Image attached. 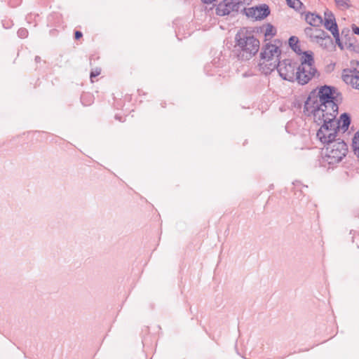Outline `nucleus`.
<instances>
[{
  "label": "nucleus",
  "instance_id": "nucleus-11",
  "mask_svg": "<svg viewBox=\"0 0 359 359\" xmlns=\"http://www.w3.org/2000/svg\"><path fill=\"white\" fill-rule=\"evenodd\" d=\"M324 15L325 21L323 22V24L324 25L325 27L331 32L337 30L338 26L336 22L334 14L329 10H327L326 11H325Z\"/></svg>",
  "mask_w": 359,
  "mask_h": 359
},
{
  "label": "nucleus",
  "instance_id": "nucleus-18",
  "mask_svg": "<svg viewBox=\"0 0 359 359\" xmlns=\"http://www.w3.org/2000/svg\"><path fill=\"white\" fill-rule=\"evenodd\" d=\"M337 6L341 10H346L351 8L350 0H334Z\"/></svg>",
  "mask_w": 359,
  "mask_h": 359
},
{
  "label": "nucleus",
  "instance_id": "nucleus-23",
  "mask_svg": "<svg viewBox=\"0 0 359 359\" xmlns=\"http://www.w3.org/2000/svg\"><path fill=\"white\" fill-rule=\"evenodd\" d=\"M101 73V69L100 67H96L95 69H93L90 72V79L91 80L93 78L97 76Z\"/></svg>",
  "mask_w": 359,
  "mask_h": 359
},
{
  "label": "nucleus",
  "instance_id": "nucleus-6",
  "mask_svg": "<svg viewBox=\"0 0 359 359\" xmlns=\"http://www.w3.org/2000/svg\"><path fill=\"white\" fill-rule=\"evenodd\" d=\"M297 65V63L292 62L290 60L278 61V72L279 75L284 80L292 82L296 81Z\"/></svg>",
  "mask_w": 359,
  "mask_h": 359
},
{
  "label": "nucleus",
  "instance_id": "nucleus-7",
  "mask_svg": "<svg viewBox=\"0 0 359 359\" xmlns=\"http://www.w3.org/2000/svg\"><path fill=\"white\" fill-rule=\"evenodd\" d=\"M239 0H224L216 8V14L219 16L229 15L232 11H238L241 6Z\"/></svg>",
  "mask_w": 359,
  "mask_h": 359
},
{
  "label": "nucleus",
  "instance_id": "nucleus-26",
  "mask_svg": "<svg viewBox=\"0 0 359 359\" xmlns=\"http://www.w3.org/2000/svg\"><path fill=\"white\" fill-rule=\"evenodd\" d=\"M352 30L353 34L359 35V27H357L355 25H353Z\"/></svg>",
  "mask_w": 359,
  "mask_h": 359
},
{
  "label": "nucleus",
  "instance_id": "nucleus-8",
  "mask_svg": "<svg viewBox=\"0 0 359 359\" xmlns=\"http://www.w3.org/2000/svg\"><path fill=\"white\" fill-rule=\"evenodd\" d=\"M341 77L346 83L359 90V70L356 68L344 69Z\"/></svg>",
  "mask_w": 359,
  "mask_h": 359
},
{
  "label": "nucleus",
  "instance_id": "nucleus-3",
  "mask_svg": "<svg viewBox=\"0 0 359 359\" xmlns=\"http://www.w3.org/2000/svg\"><path fill=\"white\" fill-rule=\"evenodd\" d=\"M337 114H326L323 118L315 120L318 124H322L317 132V137L321 142L326 144L335 140L337 131L339 130V126H337L335 119Z\"/></svg>",
  "mask_w": 359,
  "mask_h": 359
},
{
  "label": "nucleus",
  "instance_id": "nucleus-4",
  "mask_svg": "<svg viewBox=\"0 0 359 359\" xmlns=\"http://www.w3.org/2000/svg\"><path fill=\"white\" fill-rule=\"evenodd\" d=\"M317 73L314 67L313 53L307 51L302 57L301 64L297 65L296 81L300 85L308 83Z\"/></svg>",
  "mask_w": 359,
  "mask_h": 359
},
{
  "label": "nucleus",
  "instance_id": "nucleus-27",
  "mask_svg": "<svg viewBox=\"0 0 359 359\" xmlns=\"http://www.w3.org/2000/svg\"><path fill=\"white\" fill-rule=\"evenodd\" d=\"M41 61V57H40L39 56H36V57H35V62H36V63H39V62H40Z\"/></svg>",
  "mask_w": 359,
  "mask_h": 359
},
{
  "label": "nucleus",
  "instance_id": "nucleus-17",
  "mask_svg": "<svg viewBox=\"0 0 359 359\" xmlns=\"http://www.w3.org/2000/svg\"><path fill=\"white\" fill-rule=\"evenodd\" d=\"M298 43L299 40L296 36H292L289 39V45L291 48L296 53H299L301 50Z\"/></svg>",
  "mask_w": 359,
  "mask_h": 359
},
{
  "label": "nucleus",
  "instance_id": "nucleus-9",
  "mask_svg": "<svg viewBox=\"0 0 359 359\" xmlns=\"http://www.w3.org/2000/svg\"><path fill=\"white\" fill-rule=\"evenodd\" d=\"M270 14L269 7L266 4L249 8L246 11V15L256 20H263Z\"/></svg>",
  "mask_w": 359,
  "mask_h": 359
},
{
  "label": "nucleus",
  "instance_id": "nucleus-13",
  "mask_svg": "<svg viewBox=\"0 0 359 359\" xmlns=\"http://www.w3.org/2000/svg\"><path fill=\"white\" fill-rule=\"evenodd\" d=\"M279 59H276L274 60L266 62V60H263L262 62L259 64V69L262 73L264 74H270L275 69H278V63Z\"/></svg>",
  "mask_w": 359,
  "mask_h": 359
},
{
  "label": "nucleus",
  "instance_id": "nucleus-2",
  "mask_svg": "<svg viewBox=\"0 0 359 359\" xmlns=\"http://www.w3.org/2000/svg\"><path fill=\"white\" fill-rule=\"evenodd\" d=\"M235 40L236 47L238 50V57L240 60H250L259 49V41L248 31L238 32Z\"/></svg>",
  "mask_w": 359,
  "mask_h": 359
},
{
  "label": "nucleus",
  "instance_id": "nucleus-15",
  "mask_svg": "<svg viewBox=\"0 0 359 359\" xmlns=\"http://www.w3.org/2000/svg\"><path fill=\"white\" fill-rule=\"evenodd\" d=\"M337 126H339V129H341L343 132H346L351 123V117L346 114L344 113L340 116V120L337 121Z\"/></svg>",
  "mask_w": 359,
  "mask_h": 359
},
{
  "label": "nucleus",
  "instance_id": "nucleus-12",
  "mask_svg": "<svg viewBox=\"0 0 359 359\" xmlns=\"http://www.w3.org/2000/svg\"><path fill=\"white\" fill-rule=\"evenodd\" d=\"M304 33L312 41H315L318 39H319L320 41L324 39L322 36L325 37V32L320 29H313L310 27H306Z\"/></svg>",
  "mask_w": 359,
  "mask_h": 359
},
{
  "label": "nucleus",
  "instance_id": "nucleus-28",
  "mask_svg": "<svg viewBox=\"0 0 359 359\" xmlns=\"http://www.w3.org/2000/svg\"><path fill=\"white\" fill-rule=\"evenodd\" d=\"M358 65H359V61H358Z\"/></svg>",
  "mask_w": 359,
  "mask_h": 359
},
{
  "label": "nucleus",
  "instance_id": "nucleus-16",
  "mask_svg": "<svg viewBox=\"0 0 359 359\" xmlns=\"http://www.w3.org/2000/svg\"><path fill=\"white\" fill-rule=\"evenodd\" d=\"M322 37L324 39H321L320 41L319 39H318L315 41V42L318 43L320 46L323 47L324 48H327L329 46H330L332 43V39L327 32H325V37H323V36Z\"/></svg>",
  "mask_w": 359,
  "mask_h": 359
},
{
  "label": "nucleus",
  "instance_id": "nucleus-10",
  "mask_svg": "<svg viewBox=\"0 0 359 359\" xmlns=\"http://www.w3.org/2000/svg\"><path fill=\"white\" fill-rule=\"evenodd\" d=\"M280 54L279 48L273 44H266L260 53L262 60L270 62L278 59Z\"/></svg>",
  "mask_w": 359,
  "mask_h": 359
},
{
  "label": "nucleus",
  "instance_id": "nucleus-21",
  "mask_svg": "<svg viewBox=\"0 0 359 359\" xmlns=\"http://www.w3.org/2000/svg\"><path fill=\"white\" fill-rule=\"evenodd\" d=\"M276 33V31L273 25H268L265 30V36H273Z\"/></svg>",
  "mask_w": 359,
  "mask_h": 359
},
{
  "label": "nucleus",
  "instance_id": "nucleus-20",
  "mask_svg": "<svg viewBox=\"0 0 359 359\" xmlns=\"http://www.w3.org/2000/svg\"><path fill=\"white\" fill-rule=\"evenodd\" d=\"M287 5L294 8L297 11H300L302 9V7H304V4L299 1V0H286Z\"/></svg>",
  "mask_w": 359,
  "mask_h": 359
},
{
  "label": "nucleus",
  "instance_id": "nucleus-19",
  "mask_svg": "<svg viewBox=\"0 0 359 359\" xmlns=\"http://www.w3.org/2000/svg\"><path fill=\"white\" fill-rule=\"evenodd\" d=\"M352 147L355 154L359 157V130L354 135Z\"/></svg>",
  "mask_w": 359,
  "mask_h": 359
},
{
  "label": "nucleus",
  "instance_id": "nucleus-14",
  "mask_svg": "<svg viewBox=\"0 0 359 359\" xmlns=\"http://www.w3.org/2000/svg\"><path fill=\"white\" fill-rule=\"evenodd\" d=\"M305 20L310 25L313 27H319L323 25V18L313 13H308L306 15Z\"/></svg>",
  "mask_w": 359,
  "mask_h": 359
},
{
  "label": "nucleus",
  "instance_id": "nucleus-24",
  "mask_svg": "<svg viewBox=\"0 0 359 359\" xmlns=\"http://www.w3.org/2000/svg\"><path fill=\"white\" fill-rule=\"evenodd\" d=\"M18 34L20 38H26L28 34V32L26 29L22 28L18 31Z\"/></svg>",
  "mask_w": 359,
  "mask_h": 359
},
{
  "label": "nucleus",
  "instance_id": "nucleus-25",
  "mask_svg": "<svg viewBox=\"0 0 359 359\" xmlns=\"http://www.w3.org/2000/svg\"><path fill=\"white\" fill-rule=\"evenodd\" d=\"M82 36H83V34H82L81 32L76 31L74 32V38H75V39L78 40V39H81Z\"/></svg>",
  "mask_w": 359,
  "mask_h": 359
},
{
  "label": "nucleus",
  "instance_id": "nucleus-5",
  "mask_svg": "<svg viewBox=\"0 0 359 359\" xmlns=\"http://www.w3.org/2000/svg\"><path fill=\"white\" fill-rule=\"evenodd\" d=\"M326 144L324 159L328 164L338 163L346 156L348 147L343 140H334Z\"/></svg>",
  "mask_w": 359,
  "mask_h": 359
},
{
  "label": "nucleus",
  "instance_id": "nucleus-22",
  "mask_svg": "<svg viewBox=\"0 0 359 359\" xmlns=\"http://www.w3.org/2000/svg\"><path fill=\"white\" fill-rule=\"evenodd\" d=\"M332 34L333 35L334 39H335V41H336V43L338 45V46L342 50L344 49V46H343V44L341 42V40H340V38H339V30H335L334 32H331Z\"/></svg>",
  "mask_w": 359,
  "mask_h": 359
},
{
  "label": "nucleus",
  "instance_id": "nucleus-1",
  "mask_svg": "<svg viewBox=\"0 0 359 359\" xmlns=\"http://www.w3.org/2000/svg\"><path fill=\"white\" fill-rule=\"evenodd\" d=\"M336 88L332 86H323L311 92L306 101L305 108L313 115L314 120L323 118L326 114H337L338 104Z\"/></svg>",
  "mask_w": 359,
  "mask_h": 359
}]
</instances>
